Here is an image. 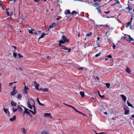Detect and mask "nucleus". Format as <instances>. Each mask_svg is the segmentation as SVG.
I'll list each match as a JSON object with an SVG mask.
<instances>
[{
	"label": "nucleus",
	"instance_id": "a878e982",
	"mask_svg": "<svg viewBox=\"0 0 134 134\" xmlns=\"http://www.w3.org/2000/svg\"><path fill=\"white\" fill-rule=\"evenodd\" d=\"M22 96L21 94H19L18 95L17 98L19 99L21 98L22 97Z\"/></svg>",
	"mask_w": 134,
	"mask_h": 134
},
{
	"label": "nucleus",
	"instance_id": "a18cd8bd",
	"mask_svg": "<svg viewBox=\"0 0 134 134\" xmlns=\"http://www.w3.org/2000/svg\"><path fill=\"white\" fill-rule=\"evenodd\" d=\"M126 38V37L124 36H123L121 38V40H124Z\"/></svg>",
	"mask_w": 134,
	"mask_h": 134
},
{
	"label": "nucleus",
	"instance_id": "a211bd4d",
	"mask_svg": "<svg viewBox=\"0 0 134 134\" xmlns=\"http://www.w3.org/2000/svg\"><path fill=\"white\" fill-rule=\"evenodd\" d=\"M132 18L131 19V21L129 22L127 24V25L126 26V27H128L129 26L130 24H131V22H132Z\"/></svg>",
	"mask_w": 134,
	"mask_h": 134
},
{
	"label": "nucleus",
	"instance_id": "412c9836",
	"mask_svg": "<svg viewBox=\"0 0 134 134\" xmlns=\"http://www.w3.org/2000/svg\"><path fill=\"white\" fill-rule=\"evenodd\" d=\"M4 111L6 113H9L8 110L5 108H4Z\"/></svg>",
	"mask_w": 134,
	"mask_h": 134
},
{
	"label": "nucleus",
	"instance_id": "e433bc0d",
	"mask_svg": "<svg viewBox=\"0 0 134 134\" xmlns=\"http://www.w3.org/2000/svg\"><path fill=\"white\" fill-rule=\"evenodd\" d=\"M48 89L47 88H45L44 89H43L42 90L43 91L46 92L48 91Z\"/></svg>",
	"mask_w": 134,
	"mask_h": 134
},
{
	"label": "nucleus",
	"instance_id": "7ed1b4c3",
	"mask_svg": "<svg viewBox=\"0 0 134 134\" xmlns=\"http://www.w3.org/2000/svg\"><path fill=\"white\" fill-rule=\"evenodd\" d=\"M125 110L124 114L125 115H128L130 113V109L128 106L126 105H125L124 106Z\"/></svg>",
	"mask_w": 134,
	"mask_h": 134
},
{
	"label": "nucleus",
	"instance_id": "dca6fc26",
	"mask_svg": "<svg viewBox=\"0 0 134 134\" xmlns=\"http://www.w3.org/2000/svg\"><path fill=\"white\" fill-rule=\"evenodd\" d=\"M80 94L82 97H83L84 96V93L83 91H81L80 92Z\"/></svg>",
	"mask_w": 134,
	"mask_h": 134
},
{
	"label": "nucleus",
	"instance_id": "5fc2aeb1",
	"mask_svg": "<svg viewBox=\"0 0 134 134\" xmlns=\"http://www.w3.org/2000/svg\"><path fill=\"white\" fill-rule=\"evenodd\" d=\"M109 12H110V11H108V12H104V13H106V14H108L109 13Z\"/></svg>",
	"mask_w": 134,
	"mask_h": 134
},
{
	"label": "nucleus",
	"instance_id": "49530a36",
	"mask_svg": "<svg viewBox=\"0 0 134 134\" xmlns=\"http://www.w3.org/2000/svg\"><path fill=\"white\" fill-rule=\"evenodd\" d=\"M67 13L68 14H70V12L69 11V10H66Z\"/></svg>",
	"mask_w": 134,
	"mask_h": 134
},
{
	"label": "nucleus",
	"instance_id": "4c0bfd02",
	"mask_svg": "<svg viewBox=\"0 0 134 134\" xmlns=\"http://www.w3.org/2000/svg\"><path fill=\"white\" fill-rule=\"evenodd\" d=\"M6 10L7 11V15L8 16H9V12L8 11H7V9H6Z\"/></svg>",
	"mask_w": 134,
	"mask_h": 134
},
{
	"label": "nucleus",
	"instance_id": "09e8293b",
	"mask_svg": "<svg viewBox=\"0 0 134 134\" xmlns=\"http://www.w3.org/2000/svg\"><path fill=\"white\" fill-rule=\"evenodd\" d=\"M13 82H12V83H10L9 84V86H10L12 85L13 84Z\"/></svg>",
	"mask_w": 134,
	"mask_h": 134
},
{
	"label": "nucleus",
	"instance_id": "58836bf2",
	"mask_svg": "<svg viewBox=\"0 0 134 134\" xmlns=\"http://www.w3.org/2000/svg\"><path fill=\"white\" fill-rule=\"evenodd\" d=\"M100 54H101V53L100 52L99 53L96 54L95 55L96 57H98V56H100Z\"/></svg>",
	"mask_w": 134,
	"mask_h": 134
},
{
	"label": "nucleus",
	"instance_id": "bb28decb",
	"mask_svg": "<svg viewBox=\"0 0 134 134\" xmlns=\"http://www.w3.org/2000/svg\"><path fill=\"white\" fill-rule=\"evenodd\" d=\"M54 26H53V25H50L49 26V29H48V30H47V31H46V32H48L49 31L50 29H51V28H53V27H54Z\"/></svg>",
	"mask_w": 134,
	"mask_h": 134
},
{
	"label": "nucleus",
	"instance_id": "ddd939ff",
	"mask_svg": "<svg viewBox=\"0 0 134 134\" xmlns=\"http://www.w3.org/2000/svg\"><path fill=\"white\" fill-rule=\"evenodd\" d=\"M17 109L18 110H19L20 111V112H21L22 111L23 109L22 108L20 107V105H18L17 106Z\"/></svg>",
	"mask_w": 134,
	"mask_h": 134
},
{
	"label": "nucleus",
	"instance_id": "3c124183",
	"mask_svg": "<svg viewBox=\"0 0 134 134\" xmlns=\"http://www.w3.org/2000/svg\"><path fill=\"white\" fill-rule=\"evenodd\" d=\"M100 39V37H97V41H98L99 39Z\"/></svg>",
	"mask_w": 134,
	"mask_h": 134
},
{
	"label": "nucleus",
	"instance_id": "0eeeda50",
	"mask_svg": "<svg viewBox=\"0 0 134 134\" xmlns=\"http://www.w3.org/2000/svg\"><path fill=\"white\" fill-rule=\"evenodd\" d=\"M120 96L124 101L125 102L127 99V97H126L123 94L120 95Z\"/></svg>",
	"mask_w": 134,
	"mask_h": 134
},
{
	"label": "nucleus",
	"instance_id": "393cba45",
	"mask_svg": "<svg viewBox=\"0 0 134 134\" xmlns=\"http://www.w3.org/2000/svg\"><path fill=\"white\" fill-rule=\"evenodd\" d=\"M128 36L129 37V39H130V41H129V42L131 41H134V39H133V38H132V37H131V36H130V35H129Z\"/></svg>",
	"mask_w": 134,
	"mask_h": 134
},
{
	"label": "nucleus",
	"instance_id": "7c9ffc66",
	"mask_svg": "<svg viewBox=\"0 0 134 134\" xmlns=\"http://www.w3.org/2000/svg\"><path fill=\"white\" fill-rule=\"evenodd\" d=\"M97 27H100L102 26H103L104 27H105V25H97Z\"/></svg>",
	"mask_w": 134,
	"mask_h": 134
},
{
	"label": "nucleus",
	"instance_id": "9d476101",
	"mask_svg": "<svg viewBox=\"0 0 134 134\" xmlns=\"http://www.w3.org/2000/svg\"><path fill=\"white\" fill-rule=\"evenodd\" d=\"M11 104L12 105L13 107H16V103H14L13 100L11 101Z\"/></svg>",
	"mask_w": 134,
	"mask_h": 134
},
{
	"label": "nucleus",
	"instance_id": "2f4dec72",
	"mask_svg": "<svg viewBox=\"0 0 134 134\" xmlns=\"http://www.w3.org/2000/svg\"><path fill=\"white\" fill-rule=\"evenodd\" d=\"M63 104L64 105H66V106H67L69 107H72V105H68V104H65L64 103H63Z\"/></svg>",
	"mask_w": 134,
	"mask_h": 134
},
{
	"label": "nucleus",
	"instance_id": "052dcab7",
	"mask_svg": "<svg viewBox=\"0 0 134 134\" xmlns=\"http://www.w3.org/2000/svg\"><path fill=\"white\" fill-rule=\"evenodd\" d=\"M116 4V3H115L114 4H111V5L112 6H113V5H115V4Z\"/></svg>",
	"mask_w": 134,
	"mask_h": 134
},
{
	"label": "nucleus",
	"instance_id": "79ce46f5",
	"mask_svg": "<svg viewBox=\"0 0 134 134\" xmlns=\"http://www.w3.org/2000/svg\"><path fill=\"white\" fill-rule=\"evenodd\" d=\"M107 57L109 58H111L112 57V56L111 55H108Z\"/></svg>",
	"mask_w": 134,
	"mask_h": 134
},
{
	"label": "nucleus",
	"instance_id": "bf43d9fd",
	"mask_svg": "<svg viewBox=\"0 0 134 134\" xmlns=\"http://www.w3.org/2000/svg\"><path fill=\"white\" fill-rule=\"evenodd\" d=\"M19 70H21V71H22V69H21V68H20H20H19Z\"/></svg>",
	"mask_w": 134,
	"mask_h": 134
},
{
	"label": "nucleus",
	"instance_id": "4d7b16f0",
	"mask_svg": "<svg viewBox=\"0 0 134 134\" xmlns=\"http://www.w3.org/2000/svg\"><path fill=\"white\" fill-rule=\"evenodd\" d=\"M12 47L14 48L15 49H16V47L15 46H12Z\"/></svg>",
	"mask_w": 134,
	"mask_h": 134
},
{
	"label": "nucleus",
	"instance_id": "6e6d98bb",
	"mask_svg": "<svg viewBox=\"0 0 134 134\" xmlns=\"http://www.w3.org/2000/svg\"><path fill=\"white\" fill-rule=\"evenodd\" d=\"M95 3L94 4L95 5H98V3L97 2H95Z\"/></svg>",
	"mask_w": 134,
	"mask_h": 134
},
{
	"label": "nucleus",
	"instance_id": "f257e3e1",
	"mask_svg": "<svg viewBox=\"0 0 134 134\" xmlns=\"http://www.w3.org/2000/svg\"><path fill=\"white\" fill-rule=\"evenodd\" d=\"M62 38V40H60L59 41V45L61 47V49L65 50H68L67 52H70L71 51V49L70 48H67L66 47L61 45V44H64L65 42H68L69 41V40L66 38V37L64 35H63Z\"/></svg>",
	"mask_w": 134,
	"mask_h": 134
},
{
	"label": "nucleus",
	"instance_id": "20e7f679",
	"mask_svg": "<svg viewBox=\"0 0 134 134\" xmlns=\"http://www.w3.org/2000/svg\"><path fill=\"white\" fill-rule=\"evenodd\" d=\"M29 90V88H28L25 85V86H24V93L25 94H27L28 92L27 91V90Z\"/></svg>",
	"mask_w": 134,
	"mask_h": 134
},
{
	"label": "nucleus",
	"instance_id": "6ab92c4d",
	"mask_svg": "<svg viewBox=\"0 0 134 134\" xmlns=\"http://www.w3.org/2000/svg\"><path fill=\"white\" fill-rule=\"evenodd\" d=\"M126 71L128 73H130L131 72L130 69L128 67H127L126 69Z\"/></svg>",
	"mask_w": 134,
	"mask_h": 134
},
{
	"label": "nucleus",
	"instance_id": "72a5a7b5",
	"mask_svg": "<svg viewBox=\"0 0 134 134\" xmlns=\"http://www.w3.org/2000/svg\"><path fill=\"white\" fill-rule=\"evenodd\" d=\"M18 55L19 58L23 57V56L20 54L19 53L18 54Z\"/></svg>",
	"mask_w": 134,
	"mask_h": 134
},
{
	"label": "nucleus",
	"instance_id": "4be33fe9",
	"mask_svg": "<svg viewBox=\"0 0 134 134\" xmlns=\"http://www.w3.org/2000/svg\"><path fill=\"white\" fill-rule=\"evenodd\" d=\"M78 13L76 11L73 10V11L71 13V14H77Z\"/></svg>",
	"mask_w": 134,
	"mask_h": 134
},
{
	"label": "nucleus",
	"instance_id": "338daca9",
	"mask_svg": "<svg viewBox=\"0 0 134 134\" xmlns=\"http://www.w3.org/2000/svg\"><path fill=\"white\" fill-rule=\"evenodd\" d=\"M131 117H133V118H134V115H132L131 116Z\"/></svg>",
	"mask_w": 134,
	"mask_h": 134
},
{
	"label": "nucleus",
	"instance_id": "39448f33",
	"mask_svg": "<svg viewBox=\"0 0 134 134\" xmlns=\"http://www.w3.org/2000/svg\"><path fill=\"white\" fill-rule=\"evenodd\" d=\"M44 117H49L51 118H52V116L50 113H44Z\"/></svg>",
	"mask_w": 134,
	"mask_h": 134
},
{
	"label": "nucleus",
	"instance_id": "b1692460",
	"mask_svg": "<svg viewBox=\"0 0 134 134\" xmlns=\"http://www.w3.org/2000/svg\"><path fill=\"white\" fill-rule=\"evenodd\" d=\"M34 31V30L33 29H29V33L31 34L33 33V31Z\"/></svg>",
	"mask_w": 134,
	"mask_h": 134
},
{
	"label": "nucleus",
	"instance_id": "c756f323",
	"mask_svg": "<svg viewBox=\"0 0 134 134\" xmlns=\"http://www.w3.org/2000/svg\"><path fill=\"white\" fill-rule=\"evenodd\" d=\"M107 87L108 88H109L110 87V84L109 83H107L105 84Z\"/></svg>",
	"mask_w": 134,
	"mask_h": 134
},
{
	"label": "nucleus",
	"instance_id": "f8f14e48",
	"mask_svg": "<svg viewBox=\"0 0 134 134\" xmlns=\"http://www.w3.org/2000/svg\"><path fill=\"white\" fill-rule=\"evenodd\" d=\"M17 93V91L16 90H13L10 93L11 94L12 96H14Z\"/></svg>",
	"mask_w": 134,
	"mask_h": 134
},
{
	"label": "nucleus",
	"instance_id": "4468645a",
	"mask_svg": "<svg viewBox=\"0 0 134 134\" xmlns=\"http://www.w3.org/2000/svg\"><path fill=\"white\" fill-rule=\"evenodd\" d=\"M27 105L28 107L30 109H31L32 108V106L30 104L29 101L27 103Z\"/></svg>",
	"mask_w": 134,
	"mask_h": 134
},
{
	"label": "nucleus",
	"instance_id": "37998d69",
	"mask_svg": "<svg viewBox=\"0 0 134 134\" xmlns=\"http://www.w3.org/2000/svg\"><path fill=\"white\" fill-rule=\"evenodd\" d=\"M113 49H115V47H116V46L114 44V43H113Z\"/></svg>",
	"mask_w": 134,
	"mask_h": 134
},
{
	"label": "nucleus",
	"instance_id": "f704fd0d",
	"mask_svg": "<svg viewBox=\"0 0 134 134\" xmlns=\"http://www.w3.org/2000/svg\"><path fill=\"white\" fill-rule=\"evenodd\" d=\"M13 55L14 57H15L16 56V53H15V52H14V51L13 52Z\"/></svg>",
	"mask_w": 134,
	"mask_h": 134
},
{
	"label": "nucleus",
	"instance_id": "e2e57ef3",
	"mask_svg": "<svg viewBox=\"0 0 134 134\" xmlns=\"http://www.w3.org/2000/svg\"><path fill=\"white\" fill-rule=\"evenodd\" d=\"M104 114H107V112H105L104 113Z\"/></svg>",
	"mask_w": 134,
	"mask_h": 134
},
{
	"label": "nucleus",
	"instance_id": "13d9d810",
	"mask_svg": "<svg viewBox=\"0 0 134 134\" xmlns=\"http://www.w3.org/2000/svg\"><path fill=\"white\" fill-rule=\"evenodd\" d=\"M128 5H129V6L128 7V8H129L130 10H131V9H130V8H129V4H128Z\"/></svg>",
	"mask_w": 134,
	"mask_h": 134
},
{
	"label": "nucleus",
	"instance_id": "473e14b6",
	"mask_svg": "<svg viewBox=\"0 0 134 134\" xmlns=\"http://www.w3.org/2000/svg\"><path fill=\"white\" fill-rule=\"evenodd\" d=\"M71 107L76 112H77L78 111V110L76 109L74 107L72 106Z\"/></svg>",
	"mask_w": 134,
	"mask_h": 134
},
{
	"label": "nucleus",
	"instance_id": "774afa93",
	"mask_svg": "<svg viewBox=\"0 0 134 134\" xmlns=\"http://www.w3.org/2000/svg\"><path fill=\"white\" fill-rule=\"evenodd\" d=\"M108 58H106L105 59V60H108Z\"/></svg>",
	"mask_w": 134,
	"mask_h": 134
},
{
	"label": "nucleus",
	"instance_id": "2eb2a0df",
	"mask_svg": "<svg viewBox=\"0 0 134 134\" xmlns=\"http://www.w3.org/2000/svg\"><path fill=\"white\" fill-rule=\"evenodd\" d=\"M16 116H14L13 117V118H10L9 119L10 121H13L15 120L16 119Z\"/></svg>",
	"mask_w": 134,
	"mask_h": 134
},
{
	"label": "nucleus",
	"instance_id": "f3484780",
	"mask_svg": "<svg viewBox=\"0 0 134 134\" xmlns=\"http://www.w3.org/2000/svg\"><path fill=\"white\" fill-rule=\"evenodd\" d=\"M27 130V129H26L24 128H23L22 129V132L24 134L26 133Z\"/></svg>",
	"mask_w": 134,
	"mask_h": 134
},
{
	"label": "nucleus",
	"instance_id": "69168bd1",
	"mask_svg": "<svg viewBox=\"0 0 134 134\" xmlns=\"http://www.w3.org/2000/svg\"><path fill=\"white\" fill-rule=\"evenodd\" d=\"M116 3H120V2H119L118 1H117V2H116Z\"/></svg>",
	"mask_w": 134,
	"mask_h": 134
},
{
	"label": "nucleus",
	"instance_id": "6e6552de",
	"mask_svg": "<svg viewBox=\"0 0 134 134\" xmlns=\"http://www.w3.org/2000/svg\"><path fill=\"white\" fill-rule=\"evenodd\" d=\"M34 84H36V85H35V88L37 90H39V89L38 88V87L39 86V84H38L36 83V81L34 82Z\"/></svg>",
	"mask_w": 134,
	"mask_h": 134
},
{
	"label": "nucleus",
	"instance_id": "de8ad7c7",
	"mask_svg": "<svg viewBox=\"0 0 134 134\" xmlns=\"http://www.w3.org/2000/svg\"><path fill=\"white\" fill-rule=\"evenodd\" d=\"M105 95H103V96H102L101 95L100 96H99V97L102 98H104L105 97Z\"/></svg>",
	"mask_w": 134,
	"mask_h": 134
},
{
	"label": "nucleus",
	"instance_id": "680f3d73",
	"mask_svg": "<svg viewBox=\"0 0 134 134\" xmlns=\"http://www.w3.org/2000/svg\"><path fill=\"white\" fill-rule=\"evenodd\" d=\"M1 85H1V83H0V89H1Z\"/></svg>",
	"mask_w": 134,
	"mask_h": 134
},
{
	"label": "nucleus",
	"instance_id": "c03bdc74",
	"mask_svg": "<svg viewBox=\"0 0 134 134\" xmlns=\"http://www.w3.org/2000/svg\"><path fill=\"white\" fill-rule=\"evenodd\" d=\"M95 131L96 134H103L104 133H105V132H101L99 133H97Z\"/></svg>",
	"mask_w": 134,
	"mask_h": 134
},
{
	"label": "nucleus",
	"instance_id": "603ef678",
	"mask_svg": "<svg viewBox=\"0 0 134 134\" xmlns=\"http://www.w3.org/2000/svg\"><path fill=\"white\" fill-rule=\"evenodd\" d=\"M98 95H99V96H100L101 95L100 94V92L99 91H98Z\"/></svg>",
	"mask_w": 134,
	"mask_h": 134
},
{
	"label": "nucleus",
	"instance_id": "5701e85b",
	"mask_svg": "<svg viewBox=\"0 0 134 134\" xmlns=\"http://www.w3.org/2000/svg\"><path fill=\"white\" fill-rule=\"evenodd\" d=\"M13 109V113H15L18 110L17 108H14V107L12 108Z\"/></svg>",
	"mask_w": 134,
	"mask_h": 134
},
{
	"label": "nucleus",
	"instance_id": "c85d7f7f",
	"mask_svg": "<svg viewBox=\"0 0 134 134\" xmlns=\"http://www.w3.org/2000/svg\"><path fill=\"white\" fill-rule=\"evenodd\" d=\"M91 34H92V33H91V32H90L88 33L87 34H86V35L87 37H89V36H91Z\"/></svg>",
	"mask_w": 134,
	"mask_h": 134
},
{
	"label": "nucleus",
	"instance_id": "864d4df0",
	"mask_svg": "<svg viewBox=\"0 0 134 134\" xmlns=\"http://www.w3.org/2000/svg\"><path fill=\"white\" fill-rule=\"evenodd\" d=\"M36 2H38L40 0H34Z\"/></svg>",
	"mask_w": 134,
	"mask_h": 134
},
{
	"label": "nucleus",
	"instance_id": "ea45409f",
	"mask_svg": "<svg viewBox=\"0 0 134 134\" xmlns=\"http://www.w3.org/2000/svg\"><path fill=\"white\" fill-rule=\"evenodd\" d=\"M77 113L81 114L83 115H85L84 114H83V113L79 111H78L77 112Z\"/></svg>",
	"mask_w": 134,
	"mask_h": 134
},
{
	"label": "nucleus",
	"instance_id": "f03ea898",
	"mask_svg": "<svg viewBox=\"0 0 134 134\" xmlns=\"http://www.w3.org/2000/svg\"><path fill=\"white\" fill-rule=\"evenodd\" d=\"M32 106L34 108V111H33L32 110H30L27 109L25 107H23L25 109L24 113V114L26 113L27 115L29 114H30L29 111H30V112H31L32 114L34 115L36 113V108L35 107V102H34V104L32 105Z\"/></svg>",
	"mask_w": 134,
	"mask_h": 134
},
{
	"label": "nucleus",
	"instance_id": "0e129e2a",
	"mask_svg": "<svg viewBox=\"0 0 134 134\" xmlns=\"http://www.w3.org/2000/svg\"><path fill=\"white\" fill-rule=\"evenodd\" d=\"M78 37H80V33H79H79H78Z\"/></svg>",
	"mask_w": 134,
	"mask_h": 134
},
{
	"label": "nucleus",
	"instance_id": "aec40b11",
	"mask_svg": "<svg viewBox=\"0 0 134 134\" xmlns=\"http://www.w3.org/2000/svg\"><path fill=\"white\" fill-rule=\"evenodd\" d=\"M127 105L133 108V105L131 104L129 102V101L127 100Z\"/></svg>",
	"mask_w": 134,
	"mask_h": 134
},
{
	"label": "nucleus",
	"instance_id": "cd10ccee",
	"mask_svg": "<svg viewBox=\"0 0 134 134\" xmlns=\"http://www.w3.org/2000/svg\"><path fill=\"white\" fill-rule=\"evenodd\" d=\"M100 6H99L98 7H97V8L96 9L97 10H98L99 11L100 13H101V12L100 11Z\"/></svg>",
	"mask_w": 134,
	"mask_h": 134
},
{
	"label": "nucleus",
	"instance_id": "c9c22d12",
	"mask_svg": "<svg viewBox=\"0 0 134 134\" xmlns=\"http://www.w3.org/2000/svg\"><path fill=\"white\" fill-rule=\"evenodd\" d=\"M41 134H48V133L45 131L43 132Z\"/></svg>",
	"mask_w": 134,
	"mask_h": 134
},
{
	"label": "nucleus",
	"instance_id": "1a4fd4ad",
	"mask_svg": "<svg viewBox=\"0 0 134 134\" xmlns=\"http://www.w3.org/2000/svg\"><path fill=\"white\" fill-rule=\"evenodd\" d=\"M94 48L95 49L98 47H99V46L98 45V42H97L96 43H94L93 45Z\"/></svg>",
	"mask_w": 134,
	"mask_h": 134
},
{
	"label": "nucleus",
	"instance_id": "423d86ee",
	"mask_svg": "<svg viewBox=\"0 0 134 134\" xmlns=\"http://www.w3.org/2000/svg\"><path fill=\"white\" fill-rule=\"evenodd\" d=\"M46 33H42V35H41V36L38 39V41H39V40L41 38H43L44 36H45V35H47L48 34V32H46Z\"/></svg>",
	"mask_w": 134,
	"mask_h": 134
},
{
	"label": "nucleus",
	"instance_id": "8fccbe9b",
	"mask_svg": "<svg viewBox=\"0 0 134 134\" xmlns=\"http://www.w3.org/2000/svg\"><path fill=\"white\" fill-rule=\"evenodd\" d=\"M16 86H14L13 87V90H15V88H16Z\"/></svg>",
	"mask_w": 134,
	"mask_h": 134
},
{
	"label": "nucleus",
	"instance_id": "9b49d317",
	"mask_svg": "<svg viewBox=\"0 0 134 134\" xmlns=\"http://www.w3.org/2000/svg\"><path fill=\"white\" fill-rule=\"evenodd\" d=\"M36 100L37 102L40 105L42 106H43L44 105V104H43L40 103V101L39 100L38 98H36Z\"/></svg>",
	"mask_w": 134,
	"mask_h": 134
},
{
	"label": "nucleus",
	"instance_id": "a19ab883",
	"mask_svg": "<svg viewBox=\"0 0 134 134\" xmlns=\"http://www.w3.org/2000/svg\"><path fill=\"white\" fill-rule=\"evenodd\" d=\"M84 68L85 69V68H84V67H81V68H78V69H81V70H83V69Z\"/></svg>",
	"mask_w": 134,
	"mask_h": 134
}]
</instances>
